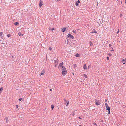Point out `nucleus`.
<instances>
[{"instance_id": "obj_1", "label": "nucleus", "mask_w": 126, "mask_h": 126, "mask_svg": "<svg viewBox=\"0 0 126 126\" xmlns=\"http://www.w3.org/2000/svg\"><path fill=\"white\" fill-rule=\"evenodd\" d=\"M62 74L63 76H65L67 73V71L66 69H65L64 70H62Z\"/></svg>"}, {"instance_id": "obj_2", "label": "nucleus", "mask_w": 126, "mask_h": 126, "mask_svg": "<svg viewBox=\"0 0 126 126\" xmlns=\"http://www.w3.org/2000/svg\"><path fill=\"white\" fill-rule=\"evenodd\" d=\"M67 37L68 38L70 39H73L74 38V36H73L71 35L70 34H68V35Z\"/></svg>"}, {"instance_id": "obj_3", "label": "nucleus", "mask_w": 126, "mask_h": 126, "mask_svg": "<svg viewBox=\"0 0 126 126\" xmlns=\"http://www.w3.org/2000/svg\"><path fill=\"white\" fill-rule=\"evenodd\" d=\"M99 101L98 100H96V101L95 102V104L97 105H98L100 104V103L99 102Z\"/></svg>"}, {"instance_id": "obj_4", "label": "nucleus", "mask_w": 126, "mask_h": 126, "mask_svg": "<svg viewBox=\"0 0 126 126\" xmlns=\"http://www.w3.org/2000/svg\"><path fill=\"white\" fill-rule=\"evenodd\" d=\"M54 64L55 65V66L56 67L58 63V61L57 60H54Z\"/></svg>"}, {"instance_id": "obj_5", "label": "nucleus", "mask_w": 126, "mask_h": 126, "mask_svg": "<svg viewBox=\"0 0 126 126\" xmlns=\"http://www.w3.org/2000/svg\"><path fill=\"white\" fill-rule=\"evenodd\" d=\"M39 6L40 7H41L43 5L42 2L41 1V0L40 1L39 3Z\"/></svg>"}, {"instance_id": "obj_6", "label": "nucleus", "mask_w": 126, "mask_h": 126, "mask_svg": "<svg viewBox=\"0 0 126 126\" xmlns=\"http://www.w3.org/2000/svg\"><path fill=\"white\" fill-rule=\"evenodd\" d=\"M66 30V28H62V31L63 32H64Z\"/></svg>"}, {"instance_id": "obj_7", "label": "nucleus", "mask_w": 126, "mask_h": 126, "mask_svg": "<svg viewBox=\"0 0 126 126\" xmlns=\"http://www.w3.org/2000/svg\"><path fill=\"white\" fill-rule=\"evenodd\" d=\"M97 31H96L95 29H93L92 31V32H91L92 33H97Z\"/></svg>"}, {"instance_id": "obj_8", "label": "nucleus", "mask_w": 126, "mask_h": 126, "mask_svg": "<svg viewBox=\"0 0 126 126\" xmlns=\"http://www.w3.org/2000/svg\"><path fill=\"white\" fill-rule=\"evenodd\" d=\"M45 73V72L44 70H42V71L41 72L40 74V75H44Z\"/></svg>"}, {"instance_id": "obj_9", "label": "nucleus", "mask_w": 126, "mask_h": 126, "mask_svg": "<svg viewBox=\"0 0 126 126\" xmlns=\"http://www.w3.org/2000/svg\"><path fill=\"white\" fill-rule=\"evenodd\" d=\"M122 62L123 64H124L125 63L126 61L124 59H122Z\"/></svg>"}, {"instance_id": "obj_10", "label": "nucleus", "mask_w": 126, "mask_h": 126, "mask_svg": "<svg viewBox=\"0 0 126 126\" xmlns=\"http://www.w3.org/2000/svg\"><path fill=\"white\" fill-rule=\"evenodd\" d=\"M18 35L20 36H23V34H22L21 32H19L18 33Z\"/></svg>"}, {"instance_id": "obj_11", "label": "nucleus", "mask_w": 126, "mask_h": 126, "mask_svg": "<svg viewBox=\"0 0 126 126\" xmlns=\"http://www.w3.org/2000/svg\"><path fill=\"white\" fill-rule=\"evenodd\" d=\"M19 24V23L18 22H16L14 23V25L15 26L18 25Z\"/></svg>"}, {"instance_id": "obj_12", "label": "nucleus", "mask_w": 126, "mask_h": 126, "mask_svg": "<svg viewBox=\"0 0 126 126\" xmlns=\"http://www.w3.org/2000/svg\"><path fill=\"white\" fill-rule=\"evenodd\" d=\"M63 65V62H62V63H60L59 64V66L60 67H62V66H62Z\"/></svg>"}, {"instance_id": "obj_13", "label": "nucleus", "mask_w": 126, "mask_h": 126, "mask_svg": "<svg viewBox=\"0 0 126 126\" xmlns=\"http://www.w3.org/2000/svg\"><path fill=\"white\" fill-rule=\"evenodd\" d=\"M75 56L76 57H79V54H78V53H76L75 54Z\"/></svg>"}, {"instance_id": "obj_14", "label": "nucleus", "mask_w": 126, "mask_h": 126, "mask_svg": "<svg viewBox=\"0 0 126 126\" xmlns=\"http://www.w3.org/2000/svg\"><path fill=\"white\" fill-rule=\"evenodd\" d=\"M83 68L84 69H86L87 68V67L86 64H84L83 67Z\"/></svg>"}, {"instance_id": "obj_15", "label": "nucleus", "mask_w": 126, "mask_h": 126, "mask_svg": "<svg viewBox=\"0 0 126 126\" xmlns=\"http://www.w3.org/2000/svg\"><path fill=\"white\" fill-rule=\"evenodd\" d=\"M5 119L6 120V122L7 123L8 122V118L7 117H6L5 118Z\"/></svg>"}, {"instance_id": "obj_16", "label": "nucleus", "mask_w": 126, "mask_h": 126, "mask_svg": "<svg viewBox=\"0 0 126 126\" xmlns=\"http://www.w3.org/2000/svg\"><path fill=\"white\" fill-rule=\"evenodd\" d=\"M106 110H110V108L109 107H108L106 108Z\"/></svg>"}, {"instance_id": "obj_17", "label": "nucleus", "mask_w": 126, "mask_h": 126, "mask_svg": "<svg viewBox=\"0 0 126 126\" xmlns=\"http://www.w3.org/2000/svg\"><path fill=\"white\" fill-rule=\"evenodd\" d=\"M62 70H64L65 69H66V68L64 66H63L62 67Z\"/></svg>"}, {"instance_id": "obj_18", "label": "nucleus", "mask_w": 126, "mask_h": 126, "mask_svg": "<svg viewBox=\"0 0 126 126\" xmlns=\"http://www.w3.org/2000/svg\"><path fill=\"white\" fill-rule=\"evenodd\" d=\"M3 90V88L2 87H1L0 89V94L2 92H1V91H2Z\"/></svg>"}, {"instance_id": "obj_19", "label": "nucleus", "mask_w": 126, "mask_h": 126, "mask_svg": "<svg viewBox=\"0 0 126 126\" xmlns=\"http://www.w3.org/2000/svg\"><path fill=\"white\" fill-rule=\"evenodd\" d=\"M54 106L53 105H52L51 106V108L53 110L54 108Z\"/></svg>"}, {"instance_id": "obj_20", "label": "nucleus", "mask_w": 126, "mask_h": 126, "mask_svg": "<svg viewBox=\"0 0 126 126\" xmlns=\"http://www.w3.org/2000/svg\"><path fill=\"white\" fill-rule=\"evenodd\" d=\"M89 44H90V46H92L93 45V43H92V42L91 41H90L89 42Z\"/></svg>"}, {"instance_id": "obj_21", "label": "nucleus", "mask_w": 126, "mask_h": 126, "mask_svg": "<svg viewBox=\"0 0 126 126\" xmlns=\"http://www.w3.org/2000/svg\"><path fill=\"white\" fill-rule=\"evenodd\" d=\"M15 58V55H13L12 56V58L13 59H14Z\"/></svg>"}, {"instance_id": "obj_22", "label": "nucleus", "mask_w": 126, "mask_h": 126, "mask_svg": "<svg viewBox=\"0 0 126 126\" xmlns=\"http://www.w3.org/2000/svg\"><path fill=\"white\" fill-rule=\"evenodd\" d=\"M105 105L106 108H107L108 107H109L108 104L106 103H105Z\"/></svg>"}, {"instance_id": "obj_23", "label": "nucleus", "mask_w": 126, "mask_h": 126, "mask_svg": "<svg viewBox=\"0 0 126 126\" xmlns=\"http://www.w3.org/2000/svg\"><path fill=\"white\" fill-rule=\"evenodd\" d=\"M23 100V99L22 98H20L19 99V101H21L22 100V101Z\"/></svg>"}, {"instance_id": "obj_24", "label": "nucleus", "mask_w": 126, "mask_h": 126, "mask_svg": "<svg viewBox=\"0 0 126 126\" xmlns=\"http://www.w3.org/2000/svg\"><path fill=\"white\" fill-rule=\"evenodd\" d=\"M76 30H73V33H75L76 34Z\"/></svg>"}, {"instance_id": "obj_25", "label": "nucleus", "mask_w": 126, "mask_h": 126, "mask_svg": "<svg viewBox=\"0 0 126 126\" xmlns=\"http://www.w3.org/2000/svg\"><path fill=\"white\" fill-rule=\"evenodd\" d=\"M3 34V32H2L0 33V36L1 37Z\"/></svg>"}, {"instance_id": "obj_26", "label": "nucleus", "mask_w": 126, "mask_h": 126, "mask_svg": "<svg viewBox=\"0 0 126 126\" xmlns=\"http://www.w3.org/2000/svg\"><path fill=\"white\" fill-rule=\"evenodd\" d=\"M11 36V35L10 34H8L7 35V36L8 37H9Z\"/></svg>"}, {"instance_id": "obj_27", "label": "nucleus", "mask_w": 126, "mask_h": 126, "mask_svg": "<svg viewBox=\"0 0 126 126\" xmlns=\"http://www.w3.org/2000/svg\"><path fill=\"white\" fill-rule=\"evenodd\" d=\"M84 76L85 78L87 77V75L85 74H84Z\"/></svg>"}, {"instance_id": "obj_28", "label": "nucleus", "mask_w": 126, "mask_h": 126, "mask_svg": "<svg viewBox=\"0 0 126 126\" xmlns=\"http://www.w3.org/2000/svg\"><path fill=\"white\" fill-rule=\"evenodd\" d=\"M76 2L78 3H80V1L79 0H78Z\"/></svg>"}, {"instance_id": "obj_29", "label": "nucleus", "mask_w": 126, "mask_h": 126, "mask_svg": "<svg viewBox=\"0 0 126 126\" xmlns=\"http://www.w3.org/2000/svg\"><path fill=\"white\" fill-rule=\"evenodd\" d=\"M49 49L50 50V51L52 50V48L51 47H50L49 48Z\"/></svg>"}, {"instance_id": "obj_30", "label": "nucleus", "mask_w": 126, "mask_h": 126, "mask_svg": "<svg viewBox=\"0 0 126 126\" xmlns=\"http://www.w3.org/2000/svg\"><path fill=\"white\" fill-rule=\"evenodd\" d=\"M69 104V101H68L67 102V104H66V106H67Z\"/></svg>"}, {"instance_id": "obj_31", "label": "nucleus", "mask_w": 126, "mask_h": 126, "mask_svg": "<svg viewBox=\"0 0 126 126\" xmlns=\"http://www.w3.org/2000/svg\"><path fill=\"white\" fill-rule=\"evenodd\" d=\"M108 55L110 56L112 55V54L111 53H109Z\"/></svg>"}, {"instance_id": "obj_32", "label": "nucleus", "mask_w": 126, "mask_h": 126, "mask_svg": "<svg viewBox=\"0 0 126 126\" xmlns=\"http://www.w3.org/2000/svg\"><path fill=\"white\" fill-rule=\"evenodd\" d=\"M78 3H77V2L75 3V5L76 6H77L78 5Z\"/></svg>"}, {"instance_id": "obj_33", "label": "nucleus", "mask_w": 126, "mask_h": 126, "mask_svg": "<svg viewBox=\"0 0 126 126\" xmlns=\"http://www.w3.org/2000/svg\"><path fill=\"white\" fill-rule=\"evenodd\" d=\"M119 29H118V31L116 33L117 34H118V33L119 32Z\"/></svg>"}, {"instance_id": "obj_34", "label": "nucleus", "mask_w": 126, "mask_h": 126, "mask_svg": "<svg viewBox=\"0 0 126 126\" xmlns=\"http://www.w3.org/2000/svg\"><path fill=\"white\" fill-rule=\"evenodd\" d=\"M107 60H108L109 59V57L108 56H107Z\"/></svg>"}, {"instance_id": "obj_35", "label": "nucleus", "mask_w": 126, "mask_h": 126, "mask_svg": "<svg viewBox=\"0 0 126 126\" xmlns=\"http://www.w3.org/2000/svg\"><path fill=\"white\" fill-rule=\"evenodd\" d=\"M16 108H17L18 107V106L17 105H16Z\"/></svg>"}, {"instance_id": "obj_36", "label": "nucleus", "mask_w": 126, "mask_h": 126, "mask_svg": "<svg viewBox=\"0 0 126 126\" xmlns=\"http://www.w3.org/2000/svg\"><path fill=\"white\" fill-rule=\"evenodd\" d=\"M108 111V114H109L110 113V110H109Z\"/></svg>"}, {"instance_id": "obj_37", "label": "nucleus", "mask_w": 126, "mask_h": 126, "mask_svg": "<svg viewBox=\"0 0 126 126\" xmlns=\"http://www.w3.org/2000/svg\"><path fill=\"white\" fill-rule=\"evenodd\" d=\"M74 67H76V64H75L74 65Z\"/></svg>"}, {"instance_id": "obj_38", "label": "nucleus", "mask_w": 126, "mask_h": 126, "mask_svg": "<svg viewBox=\"0 0 126 126\" xmlns=\"http://www.w3.org/2000/svg\"><path fill=\"white\" fill-rule=\"evenodd\" d=\"M60 0H56V1L57 2H58Z\"/></svg>"}, {"instance_id": "obj_39", "label": "nucleus", "mask_w": 126, "mask_h": 126, "mask_svg": "<svg viewBox=\"0 0 126 126\" xmlns=\"http://www.w3.org/2000/svg\"><path fill=\"white\" fill-rule=\"evenodd\" d=\"M54 30V29L53 28H52L51 29V30L53 31Z\"/></svg>"}, {"instance_id": "obj_40", "label": "nucleus", "mask_w": 126, "mask_h": 126, "mask_svg": "<svg viewBox=\"0 0 126 126\" xmlns=\"http://www.w3.org/2000/svg\"><path fill=\"white\" fill-rule=\"evenodd\" d=\"M111 45L110 44H109V47H111Z\"/></svg>"}, {"instance_id": "obj_41", "label": "nucleus", "mask_w": 126, "mask_h": 126, "mask_svg": "<svg viewBox=\"0 0 126 126\" xmlns=\"http://www.w3.org/2000/svg\"><path fill=\"white\" fill-rule=\"evenodd\" d=\"M108 43V41H106V42H105L104 43H106V44H107Z\"/></svg>"}, {"instance_id": "obj_42", "label": "nucleus", "mask_w": 126, "mask_h": 126, "mask_svg": "<svg viewBox=\"0 0 126 126\" xmlns=\"http://www.w3.org/2000/svg\"><path fill=\"white\" fill-rule=\"evenodd\" d=\"M79 119H82V118H81L80 117H79Z\"/></svg>"}, {"instance_id": "obj_43", "label": "nucleus", "mask_w": 126, "mask_h": 126, "mask_svg": "<svg viewBox=\"0 0 126 126\" xmlns=\"http://www.w3.org/2000/svg\"><path fill=\"white\" fill-rule=\"evenodd\" d=\"M50 91H52V89H50Z\"/></svg>"}, {"instance_id": "obj_44", "label": "nucleus", "mask_w": 126, "mask_h": 126, "mask_svg": "<svg viewBox=\"0 0 126 126\" xmlns=\"http://www.w3.org/2000/svg\"><path fill=\"white\" fill-rule=\"evenodd\" d=\"M125 3L126 4V0H125Z\"/></svg>"}, {"instance_id": "obj_45", "label": "nucleus", "mask_w": 126, "mask_h": 126, "mask_svg": "<svg viewBox=\"0 0 126 126\" xmlns=\"http://www.w3.org/2000/svg\"><path fill=\"white\" fill-rule=\"evenodd\" d=\"M90 65L89 66H88V69H89V67H90Z\"/></svg>"}, {"instance_id": "obj_46", "label": "nucleus", "mask_w": 126, "mask_h": 126, "mask_svg": "<svg viewBox=\"0 0 126 126\" xmlns=\"http://www.w3.org/2000/svg\"><path fill=\"white\" fill-rule=\"evenodd\" d=\"M64 101H65V102H66V101H67L66 100V99H64Z\"/></svg>"}, {"instance_id": "obj_47", "label": "nucleus", "mask_w": 126, "mask_h": 126, "mask_svg": "<svg viewBox=\"0 0 126 126\" xmlns=\"http://www.w3.org/2000/svg\"><path fill=\"white\" fill-rule=\"evenodd\" d=\"M94 125H96V123H95L94 124Z\"/></svg>"}, {"instance_id": "obj_48", "label": "nucleus", "mask_w": 126, "mask_h": 126, "mask_svg": "<svg viewBox=\"0 0 126 126\" xmlns=\"http://www.w3.org/2000/svg\"><path fill=\"white\" fill-rule=\"evenodd\" d=\"M105 102H106L107 101V100L106 99L105 100Z\"/></svg>"}, {"instance_id": "obj_49", "label": "nucleus", "mask_w": 126, "mask_h": 126, "mask_svg": "<svg viewBox=\"0 0 126 126\" xmlns=\"http://www.w3.org/2000/svg\"><path fill=\"white\" fill-rule=\"evenodd\" d=\"M114 51V50H111V51Z\"/></svg>"}, {"instance_id": "obj_50", "label": "nucleus", "mask_w": 126, "mask_h": 126, "mask_svg": "<svg viewBox=\"0 0 126 126\" xmlns=\"http://www.w3.org/2000/svg\"><path fill=\"white\" fill-rule=\"evenodd\" d=\"M79 126H82L81 125H79Z\"/></svg>"}, {"instance_id": "obj_51", "label": "nucleus", "mask_w": 126, "mask_h": 126, "mask_svg": "<svg viewBox=\"0 0 126 126\" xmlns=\"http://www.w3.org/2000/svg\"><path fill=\"white\" fill-rule=\"evenodd\" d=\"M111 48H112V49H113V48H112V47H111Z\"/></svg>"}, {"instance_id": "obj_52", "label": "nucleus", "mask_w": 126, "mask_h": 126, "mask_svg": "<svg viewBox=\"0 0 126 126\" xmlns=\"http://www.w3.org/2000/svg\"><path fill=\"white\" fill-rule=\"evenodd\" d=\"M125 60H126V58H125Z\"/></svg>"}]
</instances>
